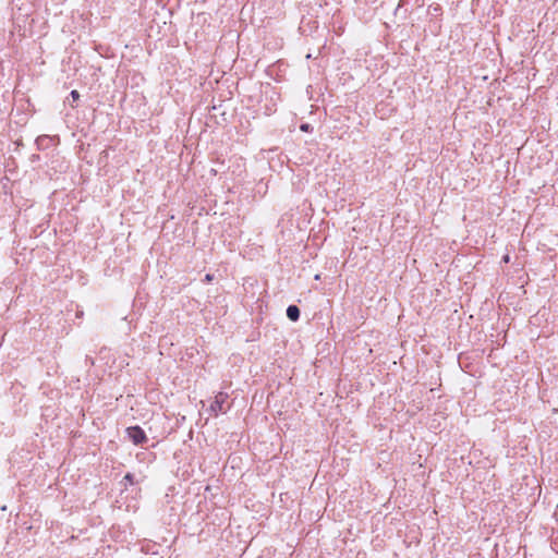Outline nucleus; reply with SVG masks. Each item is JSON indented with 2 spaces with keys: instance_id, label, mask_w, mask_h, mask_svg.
Here are the masks:
<instances>
[{
  "instance_id": "obj_1",
  "label": "nucleus",
  "mask_w": 558,
  "mask_h": 558,
  "mask_svg": "<svg viewBox=\"0 0 558 558\" xmlns=\"http://www.w3.org/2000/svg\"><path fill=\"white\" fill-rule=\"evenodd\" d=\"M126 434L134 445H142L147 440L145 432L137 425L128 427Z\"/></svg>"
},
{
  "instance_id": "obj_2",
  "label": "nucleus",
  "mask_w": 558,
  "mask_h": 558,
  "mask_svg": "<svg viewBox=\"0 0 558 558\" xmlns=\"http://www.w3.org/2000/svg\"><path fill=\"white\" fill-rule=\"evenodd\" d=\"M228 400V393L226 392H218L215 396V400L210 405V410L215 413V415H218L219 412L223 411V404Z\"/></svg>"
},
{
  "instance_id": "obj_3",
  "label": "nucleus",
  "mask_w": 558,
  "mask_h": 558,
  "mask_svg": "<svg viewBox=\"0 0 558 558\" xmlns=\"http://www.w3.org/2000/svg\"><path fill=\"white\" fill-rule=\"evenodd\" d=\"M287 316L290 320L296 322L300 317V310L296 305H290L287 308Z\"/></svg>"
},
{
  "instance_id": "obj_4",
  "label": "nucleus",
  "mask_w": 558,
  "mask_h": 558,
  "mask_svg": "<svg viewBox=\"0 0 558 558\" xmlns=\"http://www.w3.org/2000/svg\"><path fill=\"white\" fill-rule=\"evenodd\" d=\"M124 481H126L128 483H130L131 485H133V484H134V476H133V474H131V473H126V474L124 475Z\"/></svg>"
},
{
  "instance_id": "obj_5",
  "label": "nucleus",
  "mask_w": 558,
  "mask_h": 558,
  "mask_svg": "<svg viewBox=\"0 0 558 558\" xmlns=\"http://www.w3.org/2000/svg\"><path fill=\"white\" fill-rule=\"evenodd\" d=\"M71 97L73 98L74 101H76L80 99V93L76 89H74L71 92Z\"/></svg>"
},
{
  "instance_id": "obj_6",
  "label": "nucleus",
  "mask_w": 558,
  "mask_h": 558,
  "mask_svg": "<svg viewBox=\"0 0 558 558\" xmlns=\"http://www.w3.org/2000/svg\"><path fill=\"white\" fill-rule=\"evenodd\" d=\"M300 129H301L302 131H304V132H307V131H308V129H310V124H307V123L302 124V125L300 126Z\"/></svg>"
},
{
  "instance_id": "obj_7",
  "label": "nucleus",
  "mask_w": 558,
  "mask_h": 558,
  "mask_svg": "<svg viewBox=\"0 0 558 558\" xmlns=\"http://www.w3.org/2000/svg\"><path fill=\"white\" fill-rule=\"evenodd\" d=\"M205 280H206L207 282L211 281V280H213V276H211V275H209V274H207V275L205 276Z\"/></svg>"
},
{
  "instance_id": "obj_8",
  "label": "nucleus",
  "mask_w": 558,
  "mask_h": 558,
  "mask_svg": "<svg viewBox=\"0 0 558 558\" xmlns=\"http://www.w3.org/2000/svg\"><path fill=\"white\" fill-rule=\"evenodd\" d=\"M502 259H504L505 263H509L510 256L509 255H505Z\"/></svg>"
}]
</instances>
